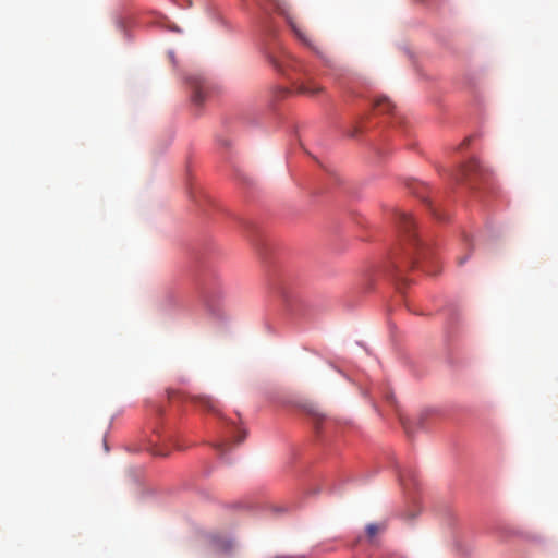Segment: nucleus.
I'll use <instances>...</instances> for the list:
<instances>
[{
    "mask_svg": "<svg viewBox=\"0 0 558 558\" xmlns=\"http://www.w3.org/2000/svg\"><path fill=\"white\" fill-rule=\"evenodd\" d=\"M399 229L403 238V248L401 254H396L391 258L390 267L396 274H402L404 269L421 266L426 272L432 274L427 269L425 262L432 255L429 245L421 240L414 232L415 221L410 213L399 210L397 213Z\"/></svg>",
    "mask_w": 558,
    "mask_h": 558,
    "instance_id": "nucleus-1",
    "label": "nucleus"
},
{
    "mask_svg": "<svg viewBox=\"0 0 558 558\" xmlns=\"http://www.w3.org/2000/svg\"><path fill=\"white\" fill-rule=\"evenodd\" d=\"M486 174L487 171L483 168L480 161L471 159L459 169L456 174V181L469 183L473 187L476 179H485Z\"/></svg>",
    "mask_w": 558,
    "mask_h": 558,
    "instance_id": "nucleus-2",
    "label": "nucleus"
},
{
    "mask_svg": "<svg viewBox=\"0 0 558 558\" xmlns=\"http://www.w3.org/2000/svg\"><path fill=\"white\" fill-rule=\"evenodd\" d=\"M168 395H169L170 399H174L177 396H179V397L185 398L186 400H190L195 405H197L204 410L210 411L213 413H218V402L208 396H203V395L190 396V395H184V393H178L174 391H169Z\"/></svg>",
    "mask_w": 558,
    "mask_h": 558,
    "instance_id": "nucleus-3",
    "label": "nucleus"
},
{
    "mask_svg": "<svg viewBox=\"0 0 558 558\" xmlns=\"http://www.w3.org/2000/svg\"><path fill=\"white\" fill-rule=\"evenodd\" d=\"M209 546L216 553H229L233 548V542L226 536L213 535L209 537Z\"/></svg>",
    "mask_w": 558,
    "mask_h": 558,
    "instance_id": "nucleus-4",
    "label": "nucleus"
},
{
    "mask_svg": "<svg viewBox=\"0 0 558 558\" xmlns=\"http://www.w3.org/2000/svg\"><path fill=\"white\" fill-rule=\"evenodd\" d=\"M294 88L298 94L308 96H316L323 90V87L314 83L312 80L295 82Z\"/></svg>",
    "mask_w": 558,
    "mask_h": 558,
    "instance_id": "nucleus-5",
    "label": "nucleus"
},
{
    "mask_svg": "<svg viewBox=\"0 0 558 558\" xmlns=\"http://www.w3.org/2000/svg\"><path fill=\"white\" fill-rule=\"evenodd\" d=\"M308 414L312 417L313 425L317 433H320L323 428V423H326L327 425L331 423V421L327 418L326 415L316 408L308 409Z\"/></svg>",
    "mask_w": 558,
    "mask_h": 558,
    "instance_id": "nucleus-6",
    "label": "nucleus"
},
{
    "mask_svg": "<svg viewBox=\"0 0 558 558\" xmlns=\"http://www.w3.org/2000/svg\"><path fill=\"white\" fill-rule=\"evenodd\" d=\"M270 63L276 68L278 71L284 73L286 69L284 65L293 68L295 71L298 70V66L300 65L299 62L292 58L291 56L284 57L283 61H279L277 58L270 57L269 58Z\"/></svg>",
    "mask_w": 558,
    "mask_h": 558,
    "instance_id": "nucleus-7",
    "label": "nucleus"
},
{
    "mask_svg": "<svg viewBox=\"0 0 558 558\" xmlns=\"http://www.w3.org/2000/svg\"><path fill=\"white\" fill-rule=\"evenodd\" d=\"M393 107V104L386 97H381L375 100V108L380 112H390Z\"/></svg>",
    "mask_w": 558,
    "mask_h": 558,
    "instance_id": "nucleus-8",
    "label": "nucleus"
},
{
    "mask_svg": "<svg viewBox=\"0 0 558 558\" xmlns=\"http://www.w3.org/2000/svg\"><path fill=\"white\" fill-rule=\"evenodd\" d=\"M193 96H192V99L195 104H202L205 99V94H204V86L203 84L196 82L193 86Z\"/></svg>",
    "mask_w": 558,
    "mask_h": 558,
    "instance_id": "nucleus-9",
    "label": "nucleus"
},
{
    "mask_svg": "<svg viewBox=\"0 0 558 558\" xmlns=\"http://www.w3.org/2000/svg\"><path fill=\"white\" fill-rule=\"evenodd\" d=\"M399 477H400L402 485H404L405 487H408L409 482L415 481V475L412 470H404V471L400 472Z\"/></svg>",
    "mask_w": 558,
    "mask_h": 558,
    "instance_id": "nucleus-10",
    "label": "nucleus"
},
{
    "mask_svg": "<svg viewBox=\"0 0 558 558\" xmlns=\"http://www.w3.org/2000/svg\"><path fill=\"white\" fill-rule=\"evenodd\" d=\"M380 531V526L374 523H371L366 526V534L369 538H373Z\"/></svg>",
    "mask_w": 558,
    "mask_h": 558,
    "instance_id": "nucleus-11",
    "label": "nucleus"
},
{
    "mask_svg": "<svg viewBox=\"0 0 558 558\" xmlns=\"http://www.w3.org/2000/svg\"><path fill=\"white\" fill-rule=\"evenodd\" d=\"M227 446H228L227 442L221 441V442H217L214 447L219 452L220 456H223Z\"/></svg>",
    "mask_w": 558,
    "mask_h": 558,
    "instance_id": "nucleus-12",
    "label": "nucleus"
},
{
    "mask_svg": "<svg viewBox=\"0 0 558 558\" xmlns=\"http://www.w3.org/2000/svg\"><path fill=\"white\" fill-rule=\"evenodd\" d=\"M244 438H245V433L242 432L241 435L236 438V442L238 444L242 442Z\"/></svg>",
    "mask_w": 558,
    "mask_h": 558,
    "instance_id": "nucleus-13",
    "label": "nucleus"
},
{
    "mask_svg": "<svg viewBox=\"0 0 558 558\" xmlns=\"http://www.w3.org/2000/svg\"><path fill=\"white\" fill-rule=\"evenodd\" d=\"M418 187H422V186H421V185H418V184H415V187H411L412 193H417V194H418V193H420V192H418Z\"/></svg>",
    "mask_w": 558,
    "mask_h": 558,
    "instance_id": "nucleus-14",
    "label": "nucleus"
},
{
    "mask_svg": "<svg viewBox=\"0 0 558 558\" xmlns=\"http://www.w3.org/2000/svg\"><path fill=\"white\" fill-rule=\"evenodd\" d=\"M465 259H466V257L459 258V264H460V265H463V264L465 263Z\"/></svg>",
    "mask_w": 558,
    "mask_h": 558,
    "instance_id": "nucleus-15",
    "label": "nucleus"
},
{
    "mask_svg": "<svg viewBox=\"0 0 558 558\" xmlns=\"http://www.w3.org/2000/svg\"><path fill=\"white\" fill-rule=\"evenodd\" d=\"M434 216H436L438 219H441V217H439L437 213H434Z\"/></svg>",
    "mask_w": 558,
    "mask_h": 558,
    "instance_id": "nucleus-16",
    "label": "nucleus"
}]
</instances>
